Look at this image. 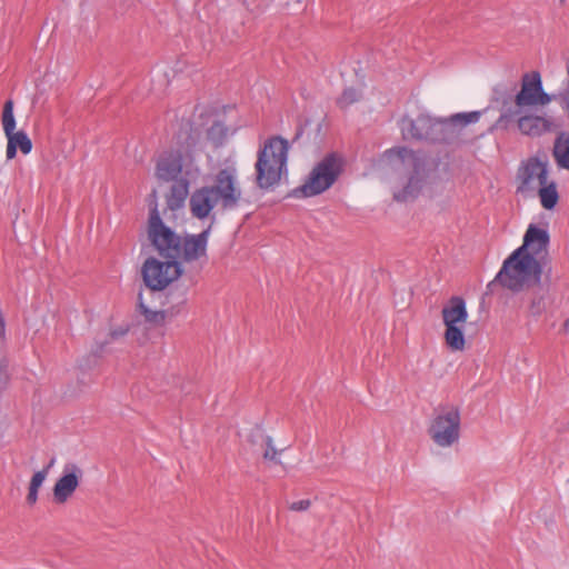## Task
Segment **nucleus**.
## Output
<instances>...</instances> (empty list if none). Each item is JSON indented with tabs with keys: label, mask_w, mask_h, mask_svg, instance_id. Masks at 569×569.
<instances>
[{
	"label": "nucleus",
	"mask_w": 569,
	"mask_h": 569,
	"mask_svg": "<svg viewBox=\"0 0 569 569\" xmlns=\"http://www.w3.org/2000/svg\"><path fill=\"white\" fill-rule=\"evenodd\" d=\"M549 233L547 230L530 224L525 233L523 243L517 248L502 263L496 278L488 283V289L501 287L520 292L539 286L542 276L540 259L547 254Z\"/></svg>",
	"instance_id": "nucleus-1"
},
{
	"label": "nucleus",
	"mask_w": 569,
	"mask_h": 569,
	"mask_svg": "<svg viewBox=\"0 0 569 569\" xmlns=\"http://www.w3.org/2000/svg\"><path fill=\"white\" fill-rule=\"evenodd\" d=\"M289 142L281 137L268 139L258 150L256 182L261 189H269L279 183L287 172Z\"/></svg>",
	"instance_id": "nucleus-2"
},
{
	"label": "nucleus",
	"mask_w": 569,
	"mask_h": 569,
	"mask_svg": "<svg viewBox=\"0 0 569 569\" xmlns=\"http://www.w3.org/2000/svg\"><path fill=\"white\" fill-rule=\"evenodd\" d=\"M200 160L190 151L161 156L156 166V177L162 181L179 180L187 184L196 183L202 177Z\"/></svg>",
	"instance_id": "nucleus-3"
},
{
	"label": "nucleus",
	"mask_w": 569,
	"mask_h": 569,
	"mask_svg": "<svg viewBox=\"0 0 569 569\" xmlns=\"http://www.w3.org/2000/svg\"><path fill=\"white\" fill-rule=\"evenodd\" d=\"M482 111L458 112L447 118H432L429 142L458 144L462 141V130L471 123H477Z\"/></svg>",
	"instance_id": "nucleus-4"
},
{
	"label": "nucleus",
	"mask_w": 569,
	"mask_h": 569,
	"mask_svg": "<svg viewBox=\"0 0 569 569\" xmlns=\"http://www.w3.org/2000/svg\"><path fill=\"white\" fill-rule=\"evenodd\" d=\"M460 423V409L457 406H441L436 410L428 433L439 447H450L459 440Z\"/></svg>",
	"instance_id": "nucleus-5"
},
{
	"label": "nucleus",
	"mask_w": 569,
	"mask_h": 569,
	"mask_svg": "<svg viewBox=\"0 0 569 569\" xmlns=\"http://www.w3.org/2000/svg\"><path fill=\"white\" fill-rule=\"evenodd\" d=\"M148 237L159 254L169 259L180 258L181 239L170 227L164 224L157 208L150 213Z\"/></svg>",
	"instance_id": "nucleus-6"
},
{
	"label": "nucleus",
	"mask_w": 569,
	"mask_h": 569,
	"mask_svg": "<svg viewBox=\"0 0 569 569\" xmlns=\"http://www.w3.org/2000/svg\"><path fill=\"white\" fill-rule=\"evenodd\" d=\"M221 201L222 210L237 208L242 200V190L238 178V170L234 164L220 169L210 186Z\"/></svg>",
	"instance_id": "nucleus-7"
},
{
	"label": "nucleus",
	"mask_w": 569,
	"mask_h": 569,
	"mask_svg": "<svg viewBox=\"0 0 569 569\" xmlns=\"http://www.w3.org/2000/svg\"><path fill=\"white\" fill-rule=\"evenodd\" d=\"M182 273L181 264L176 260L160 261L149 258L142 266V277L147 287L152 291L166 289Z\"/></svg>",
	"instance_id": "nucleus-8"
},
{
	"label": "nucleus",
	"mask_w": 569,
	"mask_h": 569,
	"mask_svg": "<svg viewBox=\"0 0 569 569\" xmlns=\"http://www.w3.org/2000/svg\"><path fill=\"white\" fill-rule=\"evenodd\" d=\"M541 84V76L538 71L526 72L521 77L520 91L515 96V108H509L496 121L495 127H502L509 119L525 112L526 109L536 107L537 94Z\"/></svg>",
	"instance_id": "nucleus-9"
},
{
	"label": "nucleus",
	"mask_w": 569,
	"mask_h": 569,
	"mask_svg": "<svg viewBox=\"0 0 569 569\" xmlns=\"http://www.w3.org/2000/svg\"><path fill=\"white\" fill-rule=\"evenodd\" d=\"M385 157L389 160L396 158L407 169L411 170L412 174L409 178L407 186L398 193L395 194L397 201H406L409 197H413L418 191L417 176L423 169L421 158L411 149L406 147H396L385 151Z\"/></svg>",
	"instance_id": "nucleus-10"
},
{
	"label": "nucleus",
	"mask_w": 569,
	"mask_h": 569,
	"mask_svg": "<svg viewBox=\"0 0 569 569\" xmlns=\"http://www.w3.org/2000/svg\"><path fill=\"white\" fill-rule=\"evenodd\" d=\"M517 179L519 181L517 187L518 193L536 190L539 186L548 181L547 163L542 162L537 157L529 158L519 167Z\"/></svg>",
	"instance_id": "nucleus-11"
},
{
	"label": "nucleus",
	"mask_w": 569,
	"mask_h": 569,
	"mask_svg": "<svg viewBox=\"0 0 569 569\" xmlns=\"http://www.w3.org/2000/svg\"><path fill=\"white\" fill-rule=\"evenodd\" d=\"M82 476L81 469L74 463H68L63 468V475L53 487V498L57 502H66L79 486Z\"/></svg>",
	"instance_id": "nucleus-12"
},
{
	"label": "nucleus",
	"mask_w": 569,
	"mask_h": 569,
	"mask_svg": "<svg viewBox=\"0 0 569 569\" xmlns=\"http://www.w3.org/2000/svg\"><path fill=\"white\" fill-rule=\"evenodd\" d=\"M191 213L198 219H204L210 216L216 207L221 208V201L218 199L210 186L197 189L189 201Z\"/></svg>",
	"instance_id": "nucleus-13"
},
{
	"label": "nucleus",
	"mask_w": 569,
	"mask_h": 569,
	"mask_svg": "<svg viewBox=\"0 0 569 569\" xmlns=\"http://www.w3.org/2000/svg\"><path fill=\"white\" fill-rule=\"evenodd\" d=\"M432 118L427 114H419L416 119L403 117L400 120L401 134L405 140L429 141Z\"/></svg>",
	"instance_id": "nucleus-14"
},
{
	"label": "nucleus",
	"mask_w": 569,
	"mask_h": 569,
	"mask_svg": "<svg viewBox=\"0 0 569 569\" xmlns=\"http://www.w3.org/2000/svg\"><path fill=\"white\" fill-rule=\"evenodd\" d=\"M210 231L211 227H208L198 234L186 236L181 241L180 257L188 262L206 257Z\"/></svg>",
	"instance_id": "nucleus-15"
},
{
	"label": "nucleus",
	"mask_w": 569,
	"mask_h": 569,
	"mask_svg": "<svg viewBox=\"0 0 569 569\" xmlns=\"http://www.w3.org/2000/svg\"><path fill=\"white\" fill-rule=\"evenodd\" d=\"M517 117L519 131L528 137H540L552 131L556 127L553 120L549 117L522 113Z\"/></svg>",
	"instance_id": "nucleus-16"
},
{
	"label": "nucleus",
	"mask_w": 569,
	"mask_h": 569,
	"mask_svg": "<svg viewBox=\"0 0 569 569\" xmlns=\"http://www.w3.org/2000/svg\"><path fill=\"white\" fill-rule=\"evenodd\" d=\"M138 310L144 318V321L160 326L164 323L166 312L159 309L157 297L152 290L140 292L138 296Z\"/></svg>",
	"instance_id": "nucleus-17"
},
{
	"label": "nucleus",
	"mask_w": 569,
	"mask_h": 569,
	"mask_svg": "<svg viewBox=\"0 0 569 569\" xmlns=\"http://www.w3.org/2000/svg\"><path fill=\"white\" fill-rule=\"evenodd\" d=\"M345 159L337 152L328 153L322 158V192L328 190L343 171Z\"/></svg>",
	"instance_id": "nucleus-18"
},
{
	"label": "nucleus",
	"mask_w": 569,
	"mask_h": 569,
	"mask_svg": "<svg viewBox=\"0 0 569 569\" xmlns=\"http://www.w3.org/2000/svg\"><path fill=\"white\" fill-rule=\"evenodd\" d=\"M443 325H463L468 319L466 301L460 296H452L442 307Z\"/></svg>",
	"instance_id": "nucleus-19"
},
{
	"label": "nucleus",
	"mask_w": 569,
	"mask_h": 569,
	"mask_svg": "<svg viewBox=\"0 0 569 569\" xmlns=\"http://www.w3.org/2000/svg\"><path fill=\"white\" fill-rule=\"evenodd\" d=\"M320 193V163L313 166L303 183L293 189L295 198H309Z\"/></svg>",
	"instance_id": "nucleus-20"
},
{
	"label": "nucleus",
	"mask_w": 569,
	"mask_h": 569,
	"mask_svg": "<svg viewBox=\"0 0 569 569\" xmlns=\"http://www.w3.org/2000/svg\"><path fill=\"white\" fill-rule=\"evenodd\" d=\"M8 144L6 150V156L8 160H11L16 157L17 150L20 149V151L23 154L30 153L32 149V142L30 138L27 136L23 131H17L7 137Z\"/></svg>",
	"instance_id": "nucleus-21"
},
{
	"label": "nucleus",
	"mask_w": 569,
	"mask_h": 569,
	"mask_svg": "<svg viewBox=\"0 0 569 569\" xmlns=\"http://www.w3.org/2000/svg\"><path fill=\"white\" fill-rule=\"evenodd\" d=\"M463 325H446L443 333L446 346L451 351H462L466 348V339L462 331Z\"/></svg>",
	"instance_id": "nucleus-22"
},
{
	"label": "nucleus",
	"mask_w": 569,
	"mask_h": 569,
	"mask_svg": "<svg viewBox=\"0 0 569 569\" xmlns=\"http://www.w3.org/2000/svg\"><path fill=\"white\" fill-rule=\"evenodd\" d=\"M173 181L174 183L167 196V204L171 210H177L183 207L190 186L179 180Z\"/></svg>",
	"instance_id": "nucleus-23"
},
{
	"label": "nucleus",
	"mask_w": 569,
	"mask_h": 569,
	"mask_svg": "<svg viewBox=\"0 0 569 569\" xmlns=\"http://www.w3.org/2000/svg\"><path fill=\"white\" fill-rule=\"evenodd\" d=\"M553 157L560 168L569 170V132H561L556 138Z\"/></svg>",
	"instance_id": "nucleus-24"
},
{
	"label": "nucleus",
	"mask_w": 569,
	"mask_h": 569,
	"mask_svg": "<svg viewBox=\"0 0 569 569\" xmlns=\"http://www.w3.org/2000/svg\"><path fill=\"white\" fill-rule=\"evenodd\" d=\"M536 190H538L541 206L545 209L551 210L556 207L559 196L556 183L553 181H551L550 183L547 182L545 184H541Z\"/></svg>",
	"instance_id": "nucleus-25"
},
{
	"label": "nucleus",
	"mask_w": 569,
	"mask_h": 569,
	"mask_svg": "<svg viewBox=\"0 0 569 569\" xmlns=\"http://www.w3.org/2000/svg\"><path fill=\"white\" fill-rule=\"evenodd\" d=\"M47 476H48V468H43L42 470L37 471L32 476L30 485H29V491L27 495V502L29 505L32 506L37 502L39 488L44 482Z\"/></svg>",
	"instance_id": "nucleus-26"
},
{
	"label": "nucleus",
	"mask_w": 569,
	"mask_h": 569,
	"mask_svg": "<svg viewBox=\"0 0 569 569\" xmlns=\"http://www.w3.org/2000/svg\"><path fill=\"white\" fill-rule=\"evenodd\" d=\"M2 127L6 137L12 134L16 128V119L13 116V102L11 100H8L4 103L3 112H2Z\"/></svg>",
	"instance_id": "nucleus-27"
},
{
	"label": "nucleus",
	"mask_w": 569,
	"mask_h": 569,
	"mask_svg": "<svg viewBox=\"0 0 569 569\" xmlns=\"http://www.w3.org/2000/svg\"><path fill=\"white\" fill-rule=\"evenodd\" d=\"M362 93L356 88H347L341 96L337 99V104L340 109H347L355 102L360 101Z\"/></svg>",
	"instance_id": "nucleus-28"
},
{
	"label": "nucleus",
	"mask_w": 569,
	"mask_h": 569,
	"mask_svg": "<svg viewBox=\"0 0 569 569\" xmlns=\"http://www.w3.org/2000/svg\"><path fill=\"white\" fill-rule=\"evenodd\" d=\"M540 291L541 289L533 292L529 305V311L533 317H539L546 311V295Z\"/></svg>",
	"instance_id": "nucleus-29"
},
{
	"label": "nucleus",
	"mask_w": 569,
	"mask_h": 569,
	"mask_svg": "<svg viewBox=\"0 0 569 569\" xmlns=\"http://www.w3.org/2000/svg\"><path fill=\"white\" fill-rule=\"evenodd\" d=\"M227 134V129L223 124L214 122L206 132V137L214 146L220 144Z\"/></svg>",
	"instance_id": "nucleus-30"
},
{
	"label": "nucleus",
	"mask_w": 569,
	"mask_h": 569,
	"mask_svg": "<svg viewBox=\"0 0 569 569\" xmlns=\"http://www.w3.org/2000/svg\"><path fill=\"white\" fill-rule=\"evenodd\" d=\"M311 505L312 501L309 498H302L287 502L288 509L293 512H305L310 508Z\"/></svg>",
	"instance_id": "nucleus-31"
},
{
	"label": "nucleus",
	"mask_w": 569,
	"mask_h": 569,
	"mask_svg": "<svg viewBox=\"0 0 569 569\" xmlns=\"http://www.w3.org/2000/svg\"><path fill=\"white\" fill-rule=\"evenodd\" d=\"M266 448H264V451H263V458L266 461H269V462H272V463H278L279 460H278V451L277 449L274 448V446L272 445V440L268 437L266 439Z\"/></svg>",
	"instance_id": "nucleus-32"
},
{
	"label": "nucleus",
	"mask_w": 569,
	"mask_h": 569,
	"mask_svg": "<svg viewBox=\"0 0 569 569\" xmlns=\"http://www.w3.org/2000/svg\"><path fill=\"white\" fill-rule=\"evenodd\" d=\"M552 96L547 93L545 90H543V87H542V83L540 84V88H539V91H538V94H537V100H536V106H547L549 104L551 101H552Z\"/></svg>",
	"instance_id": "nucleus-33"
},
{
	"label": "nucleus",
	"mask_w": 569,
	"mask_h": 569,
	"mask_svg": "<svg viewBox=\"0 0 569 569\" xmlns=\"http://www.w3.org/2000/svg\"><path fill=\"white\" fill-rule=\"evenodd\" d=\"M129 330V327L127 325H123V326H120L118 328H114L110 331V336L113 338V339H118L120 337H123L124 335H127Z\"/></svg>",
	"instance_id": "nucleus-34"
},
{
	"label": "nucleus",
	"mask_w": 569,
	"mask_h": 569,
	"mask_svg": "<svg viewBox=\"0 0 569 569\" xmlns=\"http://www.w3.org/2000/svg\"><path fill=\"white\" fill-rule=\"evenodd\" d=\"M200 136H201V131L199 130V128H196V129L193 130V133H192L190 137H188V138L186 139V141H187V143L189 144V141H188V140H191V141L193 142V141H196L197 139H199V138H200Z\"/></svg>",
	"instance_id": "nucleus-35"
},
{
	"label": "nucleus",
	"mask_w": 569,
	"mask_h": 569,
	"mask_svg": "<svg viewBox=\"0 0 569 569\" xmlns=\"http://www.w3.org/2000/svg\"><path fill=\"white\" fill-rule=\"evenodd\" d=\"M4 335V319L2 315L0 313V336Z\"/></svg>",
	"instance_id": "nucleus-36"
},
{
	"label": "nucleus",
	"mask_w": 569,
	"mask_h": 569,
	"mask_svg": "<svg viewBox=\"0 0 569 569\" xmlns=\"http://www.w3.org/2000/svg\"><path fill=\"white\" fill-rule=\"evenodd\" d=\"M54 462H56V459H54V458H52V459L50 460V462L48 463V466L46 467V468H48V471H49V470H50V468L54 465Z\"/></svg>",
	"instance_id": "nucleus-37"
},
{
	"label": "nucleus",
	"mask_w": 569,
	"mask_h": 569,
	"mask_svg": "<svg viewBox=\"0 0 569 569\" xmlns=\"http://www.w3.org/2000/svg\"><path fill=\"white\" fill-rule=\"evenodd\" d=\"M510 101H511V99L505 98V99L501 100V103H502L503 107H506Z\"/></svg>",
	"instance_id": "nucleus-38"
},
{
	"label": "nucleus",
	"mask_w": 569,
	"mask_h": 569,
	"mask_svg": "<svg viewBox=\"0 0 569 569\" xmlns=\"http://www.w3.org/2000/svg\"><path fill=\"white\" fill-rule=\"evenodd\" d=\"M568 326H569V320H567V321L565 322V327H568Z\"/></svg>",
	"instance_id": "nucleus-39"
}]
</instances>
